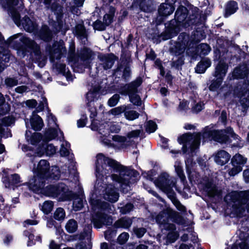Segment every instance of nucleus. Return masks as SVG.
<instances>
[{"mask_svg": "<svg viewBox=\"0 0 249 249\" xmlns=\"http://www.w3.org/2000/svg\"><path fill=\"white\" fill-rule=\"evenodd\" d=\"M122 165L116 160L105 156L103 153H99L96 156L95 162V172L96 176H109L113 171L114 173L120 172Z\"/></svg>", "mask_w": 249, "mask_h": 249, "instance_id": "nucleus-1", "label": "nucleus"}, {"mask_svg": "<svg viewBox=\"0 0 249 249\" xmlns=\"http://www.w3.org/2000/svg\"><path fill=\"white\" fill-rule=\"evenodd\" d=\"M42 194L45 196L57 198L62 201L71 200L74 199L76 194L70 191L68 186L63 182H58L49 184L42 191Z\"/></svg>", "mask_w": 249, "mask_h": 249, "instance_id": "nucleus-2", "label": "nucleus"}, {"mask_svg": "<svg viewBox=\"0 0 249 249\" xmlns=\"http://www.w3.org/2000/svg\"><path fill=\"white\" fill-rule=\"evenodd\" d=\"M156 222L162 225L164 229L171 232L175 231L176 227L175 224L169 223L170 219L172 222L178 224H183L184 219L179 213L171 208L164 209L156 216Z\"/></svg>", "mask_w": 249, "mask_h": 249, "instance_id": "nucleus-3", "label": "nucleus"}, {"mask_svg": "<svg viewBox=\"0 0 249 249\" xmlns=\"http://www.w3.org/2000/svg\"><path fill=\"white\" fill-rule=\"evenodd\" d=\"M234 133L232 128L231 127L226 129H215L209 126L204 128L203 137L220 144H226L231 141L229 134Z\"/></svg>", "mask_w": 249, "mask_h": 249, "instance_id": "nucleus-4", "label": "nucleus"}, {"mask_svg": "<svg viewBox=\"0 0 249 249\" xmlns=\"http://www.w3.org/2000/svg\"><path fill=\"white\" fill-rule=\"evenodd\" d=\"M189 10L184 6L179 5L175 14L174 20L180 21L184 28L188 30L192 29L194 26H197L199 23L200 19L198 18V15L196 13H193L192 15L188 16Z\"/></svg>", "mask_w": 249, "mask_h": 249, "instance_id": "nucleus-5", "label": "nucleus"}, {"mask_svg": "<svg viewBox=\"0 0 249 249\" xmlns=\"http://www.w3.org/2000/svg\"><path fill=\"white\" fill-rule=\"evenodd\" d=\"M178 41L175 42L173 47L170 49V51L174 53L176 56L183 54L186 51L188 53L190 49H194L196 45V41L186 33L183 32L178 36Z\"/></svg>", "mask_w": 249, "mask_h": 249, "instance_id": "nucleus-6", "label": "nucleus"}, {"mask_svg": "<svg viewBox=\"0 0 249 249\" xmlns=\"http://www.w3.org/2000/svg\"><path fill=\"white\" fill-rule=\"evenodd\" d=\"M231 201L234 203L233 209L237 213L245 211L249 213V190L234 191L230 196Z\"/></svg>", "mask_w": 249, "mask_h": 249, "instance_id": "nucleus-7", "label": "nucleus"}, {"mask_svg": "<svg viewBox=\"0 0 249 249\" xmlns=\"http://www.w3.org/2000/svg\"><path fill=\"white\" fill-rule=\"evenodd\" d=\"M182 28H184V25L180 21L173 19L165 26L164 31L159 36V37L163 40L171 39L177 36Z\"/></svg>", "mask_w": 249, "mask_h": 249, "instance_id": "nucleus-8", "label": "nucleus"}, {"mask_svg": "<svg viewBox=\"0 0 249 249\" xmlns=\"http://www.w3.org/2000/svg\"><path fill=\"white\" fill-rule=\"evenodd\" d=\"M142 82V78L138 76L134 80L121 86L118 89V92L124 96H129L134 93H137L138 88L141 86Z\"/></svg>", "mask_w": 249, "mask_h": 249, "instance_id": "nucleus-9", "label": "nucleus"}, {"mask_svg": "<svg viewBox=\"0 0 249 249\" xmlns=\"http://www.w3.org/2000/svg\"><path fill=\"white\" fill-rule=\"evenodd\" d=\"M91 221L95 228L100 229L104 225H111L112 218L111 216L108 215L105 213L97 212L91 215Z\"/></svg>", "mask_w": 249, "mask_h": 249, "instance_id": "nucleus-10", "label": "nucleus"}, {"mask_svg": "<svg viewBox=\"0 0 249 249\" xmlns=\"http://www.w3.org/2000/svg\"><path fill=\"white\" fill-rule=\"evenodd\" d=\"M46 180L44 178L39 177L36 174L32 176L29 181L25 183L29 189L36 194H41L42 191L45 187Z\"/></svg>", "mask_w": 249, "mask_h": 249, "instance_id": "nucleus-11", "label": "nucleus"}, {"mask_svg": "<svg viewBox=\"0 0 249 249\" xmlns=\"http://www.w3.org/2000/svg\"><path fill=\"white\" fill-rule=\"evenodd\" d=\"M175 9V6L170 4L169 3L163 2L160 4L158 10V16L156 19V23L157 25L162 24L166 18L172 14Z\"/></svg>", "mask_w": 249, "mask_h": 249, "instance_id": "nucleus-12", "label": "nucleus"}, {"mask_svg": "<svg viewBox=\"0 0 249 249\" xmlns=\"http://www.w3.org/2000/svg\"><path fill=\"white\" fill-rule=\"evenodd\" d=\"M21 41L23 45V53L27 52L31 53H33L35 56L39 58L41 57L40 46L34 40L31 39L29 37H24Z\"/></svg>", "mask_w": 249, "mask_h": 249, "instance_id": "nucleus-13", "label": "nucleus"}, {"mask_svg": "<svg viewBox=\"0 0 249 249\" xmlns=\"http://www.w3.org/2000/svg\"><path fill=\"white\" fill-rule=\"evenodd\" d=\"M12 56L11 51L8 48L0 46V83L3 81L1 73L8 66L5 63L9 62Z\"/></svg>", "mask_w": 249, "mask_h": 249, "instance_id": "nucleus-14", "label": "nucleus"}, {"mask_svg": "<svg viewBox=\"0 0 249 249\" xmlns=\"http://www.w3.org/2000/svg\"><path fill=\"white\" fill-rule=\"evenodd\" d=\"M2 181L5 188L13 189L20 186L21 182L20 176L16 173L5 175L2 178Z\"/></svg>", "mask_w": 249, "mask_h": 249, "instance_id": "nucleus-15", "label": "nucleus"}, {"mask_svg": "<svg viewBox=\"0 0 249 249\" xmlns=\"http://www.w3.org/2000/svg\"><path fill=\"white\" fill-rule=\"evenodd\" d=\"M119 174L123 175L125 179H129L130 185L137 182L139 180L138 178L139 176V172L130 167L123 165Z\"/></svg>", "mask_w": 249, "mask_h": 249, "instance_id": "nucleus-16", "label": "nucleus"}, {"mask_svg": "<svg viewBox=\"0 0 249 249\" xmlns=\"http://www.w3.org/2000/svg\"><path fill=\"white\" fill-rule=\"evenodd\" d=\"M154 67L160 70V74L162 77H165V80L169 86L173 85V80L174 79L173 76L171 74V71L169 70L165 74V68L162 65V61L160 58H158L155 61H154Z\"/></svg>", "mask_w": 249, "mask_h": 249, "instance_id": "nucleus-17", "label": "nucleus"}, {"mask_svg": "<svg viewBox=\"0 0 249 249\" xmlns=\"http://www.w3.org/2000/svg\"><path fill=\"white\" fill-rule=\"evenodd\" d=\"M169 177L167 173H161L158 178L154 181V183L162 191L171 185V180L169 179Z\"/></svg>", "mask_w": 249, "mask_h": 249, "instance_id": "nucleus-18", "label": "nucleus"}, {"mask_svg": "<svg viewBox=\"0 0 249 249\" xmlns=\"http://www.w3.org/2000/svg\"><path fill=\"white\" fill-rule=\"evenodd\" d=\"M50 168L49 161L45 160H41L38 162L36 168L34 171V173L44 178L46 180Z\"/></svg>", "mask_w": 249, "mask_h": 249, "instance_id": "nucleus-19", "label": "nucleus"}, {"mask_svg": "<svg viewBox=\"0 0 249 249\" xmlns=\"http://www.w3.org/2000/svg\"><path fill=\"white\" fill-rule=\"evenodd\" d=\"M36 36L44 42H49L52 40L53 32L47 25L43 24L36 33Z\"/></svg>", "mask_w": 249, "mask_h": 249, "instance_id": "nucleus-20", "label": "nucleus"}, {"mask_svg": "<svg viewBox=\"0 0 249 249\" xmlns=\"http://www.w3.org/2000/svg\"><path fill=\"white\" fill-rule=\"evenodd\" d=\"M51 9L56 16L58 26L61 28L63 26V7L58 3L54 2L51 4Z\"/></svg>", "mask_w": 249, "mask_h": 249, "instance_id": "nucleus-21", "label": "nucleus"}, {"mask_svg": "<svg viewBox=\"0 0 249 249\" xmlns=\"http://www.w3.org/2000/svg\"><path fill=\"white\" fill-rule=\"evenodd\" d=\"M104 194V198L110 203L116 202L119 198V194L114 186H107Z\"/></svg>", "mask_w": 249, "mask_h": 249, "instance_id": "nucleus-22", "label": "nucleus"}, {"mask_svg": "<svg viewBox=\"0 0 249 249\" xmlns=\"http://www.w3.org/2000/svg\"><path fill=\"white\" fill-rule=\"evenodd\" d=\"M26 141L33 145H37L41 141L43 135L39 132L32 133L30 130H26L25 134Z\"/></svg>", "mask_w": 249, "mask_h": 249, "instance_id": "nucleus-23", "label": "nucleus"}, {"mask_svg": "<svg viewBox=\"0 0 249 249\" xmlns=\"http://www.w3.org/2000/svg\"><path fill=\"white\" fill-rule=\"evenodd\" d=\"M38 153L41 155L45 154L47 156H52L56 152V148L53 144L48 142H42L37 148Z\"/></svg>", "mask_w": 249, "mask_h": 249, "instance_id": "nucleus-24", "label": "nucleus"}, {"mask_svg": "<svg viewBox=\"0 0 249 249\" xmlns=\"http://www.w3.org/2000/svg\"><path fill=\"white\" fill-rule=\"evenodd\" d=\"M134 218V217L130 218L126 216L122 217L115 222L113 228L116 229L119 228L127 229L131 227Z\"/></svg>", "mask_w": 249, "mask_h": 249, "instance_id": "nucleus-25", "label": "nucleus"}, {"mask_svg": "<svg viewBox=\"0 0 249 249\" xmlns=\"http://www.w3.org/2000/svg\"><path fill=\"white\" fill-rule=\"evenodd\" d=\"M231 158V155L227 151L220 150L215 154L214 160L215 163L221 166H223L228 162Z\"/></svg>", "mask_w": 249, "mask_h": 249, "instance_id": "nucleus-26", "label": "nucleus"}, {"mask_svg": "<svg viewBox=\"0 0 249 249\" xmlns=\"http://www.w3.org/2000/svg\"><path fill=\"white\" fill-rule=\"evenodd\" d=\"M238 3L233 0H230L227 2L225 5L224 17L226 18L234 14L238 10Z\"/></svg>", "mask_w": 249, "mask_h": 249, "instance_id": "nucleus-27", "label": "nucleus"}, {"mask_svg": "<svg viewBox=\"0 0 249 249\" xmlns=\"http://www.w3.org/2000/svg\"><path fill=\"white\" fill-rule=\"evenodd\" d=\"M93 54L92 51L89 48L84 47L79 53V56L80 60L85 63L86 67L87 68L92 60Z\"/></svg>", "mask_w": 249, "mask_h": 249, "instance_id": "nucleus-28", "label": "nucleus"}, {"mask_svg": "<svg viewBox=\"0 0 249 249\" xmlns=\"http://www.w3.org/2000/svg\"><path fill=\"white\" fill-rule=\"evenodd\" d=\"M228 69V65L224 61H219L215 68L214 76L224 80Z\"/></svg>", "mask_w": 249, "mask_h": 249, "instance_id": "nucleus-29", "label": "nucleus"}, {"mask_svg": "<svg viewBox=\"0 0 249 249\" xmlns=\"http://www.w3.org/2000/svg\"><path fill=\"white\" fill-rule=\"evenodd\" d=\"M117 59H118V57L113 53L104 55L102 58V61H104L103 68L104 70H107L111 69Z\"/></svg>", "mask_w": 249, "mask_h": 249, "instance_id": "nucleus-30", "label": "nucleus"}, {"mask_svg": "<svg viewBox=\"0 0 249 249\" xmlns=\"http://www.w3.org/2000/svg\"><path fill=\"white\" fill-rule=\"evenodd\" d=\"M133 5L138 6L140 11L144 12H151L153 10L152 2L150 0H139Z\"/></svg>", "mask_w": 249, "mask_h": 249, "instance_id": "nucleus-31", "label": "nucleus"}, {"mask_svg": "<svg viewBox=\"0 0 249 249\" xmlns=\"http://www.w3.org/2000/svg\"><path fill=\"white\" fill-rule=\"evenodd\" d=\"M117 229L109 228L104 232V236L106 240L110 242V248L111 249H115L116 241L113 239L116 236Z\"/></svg>", "mask_w": 249, "mask_h": 249, "instance_id": "nucleus-32", "label": "nucleus"}, {"mask_svg": "<svg viewBox=\"0 0 249 249\" xmlns=\"http://www.w3.org/2000/svg\"><path fill=\"white\" fill-rule=\"evenodd\" d=\"M211 61L209 58H206L202 59L196 65L195 71L197 73H203L207 69L211 66Z\"/></svg>", "mask_w": 249, "mask_h": 249, "instance_id": "nucleus-33", "label": "nucleus"}, {"mask_svg": "<svg viewBox=\"0 0 249 249\" xmlns=\"http://www.w3.org/2000/svg\"><path fill=\"white\" fill-rule=\"evenodd\" d=\"M57 136V129L53 127H50L45 131L43 142H48L49 141L55 139Z\"/></svg>", "mask_w": 249, "mask_h": 249, "instance_id": "nucleus-34", "label": "nucleus"}, {"mask_svg": "<svg viewBox=\"0 0 249 249\" xmlns=\"http://www.w3.org/2000/svg\"><path fill=\"white\" fill-rule=\"evenodd\" d=\"M37 119L30 118V123L31 128L35 131H40L44 125L43 120L40 116Z\"/></svg>", "mask_w": 249, "mask_h": 249, "instance_id": "nucleus-35", "label": "nucleus"}, {"mask_svg": "<svg viewBox=\"0 0 249 249\" xmlns=\"http://www.w3.org/2000/svg\"><path fill=\"white\" fill-rule=\"evenodd\" d=\"M116 8L113 6H109L108 13H106L103 17V21L108 27L114 21Z\"/></svg>", "mask_w": 249, "mask_h": 249, "instance_id": "nucleus-36", "label": "nucleus"}, {"mask_svg": "<svg viewBox=\"0 0 249 249\" xmlns=\"http://www.w3.org/2000/svg\"><path fill=\"white\" fill-rule=\"evenodd\" d=\"M22 25L24 30L28 33H32L36 29L35 23L27 15L22 19Z\"/></svg>", "mask_w": 249, "mask_h": 249, "instance_id": "nucleus-37", "label": "nucleus"}, {"mask_svg": "<svg viewBox=\"0 0 249 249\" xmlns=\"http://www.w3.org/2000/svg\"><path fill=\"white\" fill-rule=\"evenodd\" d=\"M10 109V105L8 102H6L3 95L0 92V116L8 113Z\"/></svg>", "mask_w": 249, "mask_h": 249, "instance_id": "nucleus-38", "label": "nucleus"}, {"mask_svg": "<svg viewBox=\"0 0 249 249\" xmlns=\"http://www.w3.org/2000/svg\"><path fill=\"white\" fill-rule=\"evenodd\" d=\"M60 173L59 167L58 166H52L51 170H49L46 180L49 179L56 180L59 179L61 176Z\"/></svg>", "mask_w": 249, "mask_h": 249, "instance_id": "nucleus-39", "label": "nucleus"}, {"mask_svg": "<svg viewBox=\"0 0 249 249\" xmlns=\"http://www.w3.org/2000/svg\"><path fill=\"white\" fill-rule=\"evenodd\" d=\"M75 34L80 39H87L88 35L83 24H77L75 27Z\"/></svg>", "mask_w": 249, "mask_h": 249, "instance_id": "nucleus-40", "label": "nucleus"}, {"mask_svg": "<svg viewBox=\"0 0 249 249\" xmlns=\"http://www.w3.org/2000/svg\"><path fill=\"white\" fill-rule=\"evenodd\" d=\"M194 135L191 132H187L180 135L178 138V142L180 144H189L193 140Z\"/></svg>", "mask_w": 249, "mask_h": 249, "instance_id": "nucleus-41", "label": "nucleus"}, {"mask_svg": "<svg viewBox=\"0 0 249 249\" xmlns=\"http://www.w3.org/2000/svg\"><path fill=\"white\" fill-rule=\"evenodd\" d=\"M65 229L70 233L76 232L78 229L77 222L74 219H69L65 225Z\"/></svg>", "mask_w": 249, "mask_h": 249, "instance_id": "nucleus-42", "label": "nucleus"}, {"mask_svg": "<svg viewBox=\"0 0 249 249\" xmlns=\"http://www.w3.org/2000/svg\"><path fill=\"white\" fill-rule=\"evenodd\" d=\"M247 161V159L239 153L236 154L231 160V163L243 166Z\"/></svg>", "mask_w": 249, "mask_h": 249, "instance_id": "nucleus-43", "label": "nucleus"}, {"mask_svg": "<svg viewBox=\"0 0 249 249\" xmlns=\"http://www.w3.org/2000/svg\"><path fill=\"white\" fill-rule=\"evenodd\" d=\"M215 78L216 79H214L212 81L209 87V89L211 91H216L220 87L223 81V79L221 78Z\"/></svg>", "mask_w": 249, "mask_h": 249, "instance_id": "nucleus-44", "label": "nucleus"}, {"mask_svg": "<svg viewBox=\"0 0 249 249\" xmlns=\"http://www.w3.org/2000/svg\"><path fill=\"white\" fill-rule=\"evenodd\" d=\"M175 171L179 178L181 182L185 186L187 183V181L186 179V177L184 175L182 167L180 165H175Z\"/></svg>", "mask_w": 249, "mask_h": 249, "instance_id": "nucleus-45", "label": "nucleus"}, {"mask_svg": "<svg viewBox=\"0 0 249 249\" xmlns=\"http://www.w3.org/2000/svg\"><path fill=\"white\" fill-rule=\"evenodd\" d=\"M112 178L113 180L122 185H124L128 186H130V181H129V179H125V178L120 174L119 175L117 174H112Z\"/></svg>", "mask_w": 249, "mask_h": 249, "instance_id": "nucleus-46", "label": "nucleus"}, {"mask_svg": "<svg viewBox=\"0 0 249 249\" xmlns=\"http://www.w3.org/2000/svg\"><path fill=\"white\" fill-rule=\"evenodd\" d=\"M65 211L61 207L57 208L53 213V218L58 221H62L65 217Z\"/></svg>", "mask_w": 249, "mask_h": 249, "instance_id": "nucleus-47", "label": "nucleus"}, {"mask_svg": "<svg viewBox=\"0 0 249 249\" xmlns=\"http://www.w3.org/2000/svg\"><path fill=\"white\" fill-rule=\"evenodd\" d=\"M53 208V203L52 201H45L41 209L43 213L45 214H49Z\"/></svg>", "mask_w": 249, "mask_h": 249, "instance_id": "nucleus-48", "label": "nucleus"}, {"mask_svg": "<svg viewBox=\"0 0 249 249\" xmlns=\"http://www.w3.org/2000/svg\"><path fill=\"white\" fill-rule=\"evenodd\" d=\"M93 28L94 30L98 31H104L106 30L107 27L104 21H102L99 19H97L92 23V25Z\"/></svg>", "mask_w": 249, "mask_h": 249, "instance_id": "nucleus-49", "label": "nucleus"}, {"mask_svg": "<svg viewBox=\"0 0 249 249\" xmlns=\"http://www.w3.org/2000/svg\"><path fill=\"white\" fill-rule=\"evenodd\" d=\"M244 71L240 67H236L234 69L232 72V77L233 79H242L244 77Z\"/></svg>", "mask_w": 249, "mask_h": 249, "instance_id": "nucleus-50", "label": "nucleus"}, {"mask_svg": "<svg viewBox=\"0 0 249 249\" xmlns=\"http://www.w3.org/2000/svg\"><path fill=\"white\" fill-rule=\"evenodd\" d=\"M125 118L129 121H133L139 118L140 114L135 110L125 111L124 113Z\"/></svg>", "mask_w": 249, "mask_h": 249, "instance_id": "nucleus-51", "label": "nucleus"}, {"mask_svg": "<svg viewBox=\"0 0 249 249\" xmlns=\"http://www.w3.org/2000/svg\"><path fill=\"white\" fill-rule=\"evenodd\" d=\"M162 192H163L167 195L168 197L171 200L173 203V202H175L176 200L178 199L177 198L175 192L172 188V186H170L166 188L164 190L162 191Z\"/></svg>", "mask_w": 249, "mask_h": 249, "instance_id": "nucleus-52", "label": "nucleus"}, {"mask_svg": "<svg viewBox=\"0 0 249 249\" xmlns=\"http://www.w3.org/2000/svg\"><path fill=\"white\" fill-rule=\"evenodd\" d=\"M158 126L156 123L152 120H149L147 122L145 130L149 134L154 133L157 129Z\"/></svg>", "mask_w": 249, "mask_h": 249, "instance_id": "nucleus-53", "label": "nucleus"}, {"mask_svg": "<svg viewBox=\"0 0 249 249\" xmlns=\"http://www.w3.org/2000/svg\"><path fill=\"white\" fill-rule=\"evenodd\" d=\"M120 209V212L123 214H125L129 213L134 208V205L131 202H127L125 205L119 207Z\"/></svg>", "mask_w": 249, "mask_h": 249, "instance_id": "nucleus-54", "label": "nucleus"}, {"mask_svg": "<svg viewBox=\"0 0 249 249\" xmlns=\"http://www.w3.org/2000/svg\"><path fill=\"white\" fill-rule=\"evenodd\" d=\"M129 96V101L134 105L141 106L142 105V100L140 96L137 93H134Z\"/></svg>", "mask_w": 249, "mask_h": 249, "instance_id": "nucleus-55", "label": "nucleus"}, {"mask_svg": "<svg viewBox=\"0 0 249 249\" xmlns=\"http://www.w3.org/2000/svg\"><path fill=\"white\" fill-rule=\"evenodd\" d=\"M129 236V235L127 232H124L119 235L116 242L121 245H123L127 241Z\"/></svg>", "mask_w": 249, "mask_h": 249, "instance_id": "nucleus-56", "label": "nucleus"}, {"mask_svg": "<svg viewBox=\"0 0 249 249\" xmlns=\"http://www.w3.org/2000/svg\"><path fill=\"white\" fill-rule=\"evenodd\" d=\"M193 102L194 106L192 107V110L193 112L197 113L204 108V104L201 102L196 103V101L194 100Z\"/></svg>", "mask_w": 249, "mask_h": 249, "instance_id": "nucleus-57", "label": "nucleus"}, {"mask_svg": "<svg viewBox=\"0 0 249 249\" xmlns=\"http://www.w3.org/2000/svg\"><path fill=\"white\" fill-rule=\"evenodd\" d=\"M184 64V59L182 57H179L177 60L173 61L171 63V66L179 71L182 69V66Z\"/></svg>", "mask_w": 249, "mask_h": 249, "instance_id": "nucleus-58", "label": "nucleus"}, {"mask_svg": "<svg viewBox=\"0 0 249 249\" xmlns=\"http://www.w3.org/2000/svg\"><path fill=\"white\" fill-rule=\"evenodd\" d=\"M112 140L113 141L121 143V146L122 147L126 148L127 144L125 143L126 141V138L124 136L120 135H115L113 137Z\"/></svg>", "mask_w": 249, "mask_h": 249, "instance_id": "nucleus-59", "label": "nucleus"}, {"mask_svg": "<svg viewBox=\"0 0 249 249\" xmlns=\"http://www.w3.org/2000/svg\"><path fill=\"white\" fill-rule=\"evenodd\" d=\"M120 95L118 94H114L110 97L107 102V104L110 107H113L115 106L118 103L120 100Z\"/></svg>", "mask_w": 249, "mask_h": 249, "instance_id": "nucleus-60", "label": "nucleus"}, {"mask_svg": "<svg viewBox=\"0 0 249 249\" xmlns=\"http://www.w3.org/2000/svg\"><path fill=\"white\" fill-rule=\"evenodd\" d=\"M233 167L229 171V174L231 176H235L242 170V166L239 165L231 164Z\"/></svg>", "mask_w": 249, "mask_h": 249, "instance_id": "nucleus-61", "label": "nucleus"}, {"mask_svg": "<svg viewBox=\"0 0 249 249\" xmlns=\"http://www.w3.org/2000/svg\"><path fill=\"white\" fill-rule=\"evenodd\" d=\"M7 130L6 131L5 128L0 124V136H1L2 138H4L5 139L7 138L8 137H12V134L11 132V130L10 129H7Z\"/></svg>", "mask_w": 249, "mask_h": 249, "instance_id": "nucleus-62", "label": "nucleus"}, {"mask_svg": "<svg viewBox=\"0 0 249 249\" xmlns=\"http://www.w3.org/2000/svg\"><path fill=\"white\" fill-rule=\"evenodd\" d=\"M233 95L234 97L240 98L241 99L245 96V92L242 88L235 87L233 90Z\"/></svg>", "mask_w": 249, "mask_h": 249, "instance_id": "nucleus-63", "label": "nucleus"}, {"mask_svg": "<svg viewBox=\"0 0 249 249\" xmlns=\"http://www.w3.org/2000/svg\"><path fill=\"white\" fill-rule=\"evenodd\" d=\"M134 234L139 238H142L146 232V230L144 228L134 227L133 229Z\"/></svg>", "mask_w": 249, "mask_h": 249, "instance_id": "nucleus-64", "label": "nucleus"}]
</instances>
